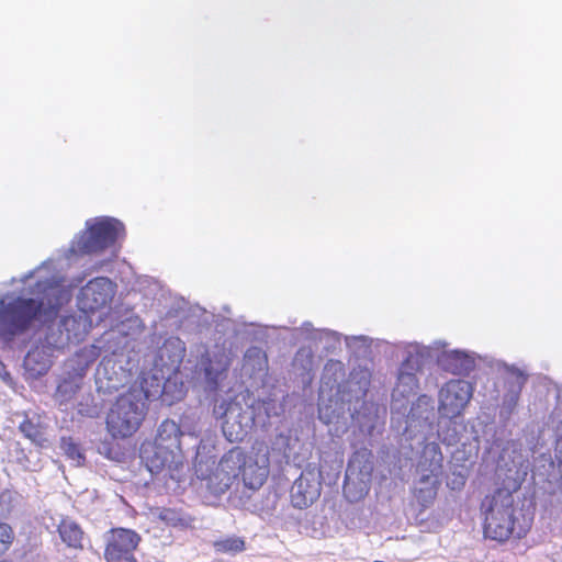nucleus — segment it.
I'll return each instance as SVG.
<instances>
[{
    "instance_id": "obj_28",
    "label": "nucleus",
    "mask_w": 562,
    "mask_h": 562,
    "mask_svg": "<svg viewBox=\"0 0 562 562\" xmlns=\"http://www.w3.org/2000/svg\"><path fill=\"white\" fill-rule=\"evenodd\" d=\"M0 562H9V561L3 560V561H0Z\"/></svg>"
},
{
    "instance_id": "obj_25",
    "label": "nucleus",
    "mask_w": 562,
    "mask_h": 562,
    "mask_svg": "<svg viewBox=\"0 0 562 562\" xmlns=\"http://www.w3.org/2000/svg\"><path fill=\"white\" fill-rule=\"evenodd\" d=\"M344 493L346 497H350V483L348 481H346L344 484Z\"/></svg>"
},
{
    "instance_id": "obj_9",
    "label": "nucleus",
    "mask_w": 562,
    "mask_h": 562,
    "mask_svg": "<svg viewBox=\"0 0 562 562\" xmlns=\"http://www.w3.org/2000/svg\"><path fill=\"white\" fill-rule=\"evenodd\" d=\"M441 456H439L438 461L436 463H431L429 473L422 475L414 488V497L422 506V508H427L437 497L438 488L440 485L437 476L439 470L441 469Z\"/></svg>"
},
{
    "instance_id": "obj_22",
    "label": "nucleus",
    "mask_w": 562,
    "mask_h": 562,
    "mask_svg": "<svg viewBox=\"0 0 562 562\" xmlns=\"http://www.w3.org/2000/svg\"><path fill=\"white\" fill-rule=\"evenodd\" d=\"M397 380L400 384H406L411 389L417 386V378L414 373H406L401 371Z\"/></svg>"
},
{
    "instance_id": "obj_8",
    "label": "nucleus",
    "mask_w": 562,
    "mask_h": 562,
    "mask_svg": "<svg viewBox=\"0 0 562 562\" xmlns=\"http://www.w3.org/2000/svg\"><path fill=\"white\" fill-rule=\"evenodd\" d=\"M116 285L106 277L90 280L81 290L79 303L85 312L94 313L108 306L115 294Z\"/></svg>"
},
{
    "instance_id": "obj_19",
    "label": "nucleus",
    "mask_w": 562,
    "mask_h": 562,
    "mask_svg": "<svg viewBox=\"0 0 562 562\" xmlns=\"http://www.w3.org/2000/svg\"><path fill=\"white\" fill-rule=\"evenodd\" d=\"M508 384L518 395L527 382V375L518 368H507Z\"/></svg>"
},
{
    "instance_id": "obj_3",
    "label": "nucleus",
    "mask_w": 562,
    "mask_h": 562,
    "mask_svg": "<svg viewBox=\"0 0 562 562\" xmlns=\"http://www.w3.org/2000/svg\"><path fill=\"white\" fill-rule=\"evenodd\" d=\"M182 436L183 431L175 420L161 422L154 441L144 443L140 449L142 458L150 473L158 474L167 471L172 477V473L183 465Z\"/></svg>"
},
{
    "instance_id": "obj_6",
    "label": "nucleus",
    "mask_w": 562,
    "mask_h": 562,
    "mask_svg": "<svg viewBox=\"0 0 562 562\" xmlns=\"http://www.w3.org/2000/svg\"><path fill=\"white\" fill-rule=\"evenodd\" d=\"M142 538L127 528L116 527L105 535L104 559L106 562H137L134 552Z\"/></svg>"
},
{
    "instance_id": "obj_10",
    "label": "nucleus",
    "mask_w": 562,
    "mask_h": 562,
    "mask_svg": "<svg viewBox=\"0 0 562 562\" xmlns=\"http://www.w3.org/2000/svg\"><path fill=\"white\" fill-rule=\"evenodd\" d=\"M239 472L246 487L250 490H258L267 481L269 474V460L266 458L263 464H258L256 460L247 458L245 454V461L243 462Z\"/></svg>"
},
{
    "instance_id": "obj_1",
    "label": "nucleus",
    "mask_w": 562,
    "mask_h": 562,
    "mask_svg": "<svg viewBox=\"0 0 562 562\" xmlns=\"http://www.w3.org/2000/svg\"><path fill=\"white\" fill-rule=\"evenodd\" d=\"M32 293L35 299L16 296L0 299V338L5 341L26 333L36 319L53 322L60 308L71 300L70 290L58 277L37 280Z\"/></svg>"
},
{
    "instance_id": "obj_5",
    "label": "nucleus",
    "mask_w": 562,
    "mask_h": 562,
    "mask_svg": "<svg viewBox=\"0 0 562 562\" xmlns=\"http://www.w3.org/2000/svg\"><path fill=\"white\" fill-rule=\"evenodd\" d=\"M124 235V225L112 217H99L87 222L86 229L79 234L71 246L77 255L100 254L112 247Z\"/></svg>"
},
{
    "instance_id": "obj_27",
    "label": "nucleus",
    "mask_w": 562,
    "mask_h": 562,
    "mask_svg": "<svg viewBox=\"0 0 562 562\" xmlns=\"http://www.w3.org/2000/svg\"><path fill=\"white\" fill-rule=\"evenodd\" d=\"M205 373H206V375H210L211 374V369L210 368H205Z\"/></svg>"
},
{
    "instance_id": "obj_26",
    "label": "nucleus",
    "mask_w": 562,
    "mask_h": 562,
    "mask_svg": "<svg viewBox=\"0 0 562 562\" xmlns=\"http://www.w3.org/2000/svg\"><path fill=\"white\" fill-rule=\"evenodd\" d=\"M228 439H229V441H236V440H238V439H239V437H238V435H236L235 437H233V436H232V434L229 432V434H228Z\"/></svg>"
},
{
    "instance_id": "obj_13",
    "label": "nucleus",
    "mask_w": 562,
    "mask_h": 562,
    "mask_svg": "<svg viewBox=\"0 0 562 562\" xmlns=\"http://www.w3.org/2000/svg\"><path fill=\"white\" fill-rule=\"evenodd\" d=\"M157 518L166 526L178 529L192 527L193 518L182 509L159 507L156 510Z\"/></svg>"
},
{
    "instance_id": "obj_12",
    "label": "nucleus",
    "mask_w": 562,
    "mask_h": 562,
    "mask_svg": "<svg viewBox=\"0 0 562 562\" xmlns=\"http://www.w3.org/2000/svg\"><path fill=\"white\" fill-rule=\"evenodd\" d=\"M57 532L63 543L72 550H82L85 531L75 520L63 518L57 525Z\"/></svg>"
},
{
    "instance_id": "obj_4",
    "label": "nucleus",
    "mask_w": 562,
    "mask_h": 562,
    "mask_svg": "<svg viewBox=\"0 0 562 562\" xmlns=\"http://www.w3.org/2000/svg\"><path fill=\"white\" fill-rule=\"evenodd\" d=\"M147 396L140 389L131 387L120 394L105 416V428L113 439L133 436L147 415Z\"/></svg>"
},
{
    "instance_id": "obj_18",
    "label": "nucleus",
    "mask_w": 562,
    "mask_h": 562,
    "mask_svg": "<svg viewBox=\"0 0 562 562\" xmlns=\"http://www.w3.org/2000/svg\"><path fill=\"white\" fill-rule=\"evenodd\" d=\"M212 546L216 553L226 554H236L243 552L246 549V542L244 538L237 536L217 539L213 541Z\"/></svg>"
},
{
    "instance_id": "obj_14",
    "label": "nucleus",
    "mask_w": 562,
    "mask_h": 562,
    "mask_svg": "<svg viewBox=\"0 0 562 562\" xmlns=\"http://www.w3.org/2000/svg\"><path fill=\"white\" fill-rule=\"evenodd\" d=\"M443 368L452 374H464L473 368V360L462 351H451L443 356Z\"/></svg>"
},
{
    "instance_id": "obj_20",
    "label": "nucleus",
    "mask_w": 562,
    "mask_h": 562,
    "mask_svg": "<svg viewBox=\"0 0 562 562\" xmlns=\"http://www.w3.org/2000/svg\"><path fill=\"white\" fill-rule=\"evenodd\" d=\"M61 448L65 454L81 464L85 461V457L81 453L79 446L72 441L71 438L61 439Z\"/></svg>"
},
{
    "instance_id": "obj_15",
    "label": "nucleus",
    "mask_w": 562,
    "mask_h": 562,
    "mask_svg": "<svg viewBox=\"0 0 562 562\" xmlns=\"http://www.w3.org/2000/svg\"><path fill=\"white\" fill-rule=\"evenodd\" d=\"M19 429L34 445L38 447L46 445L45 427L40 420L35 422L32 418H26L20 424Z\"/></svg>"
},
{
    "instance_id": "obj_7",
    "label": "nucleus",
    "mask_w": 562,
    "mask_h": 562,
    "mask_svg": "<svg viewBox=\"0 0 562 562\" xmlns=\"http://www.w3.org/2000/svg\"><path fill=\"white\" fill-rule=\"evenodd\" d=\"M473 395V385L464 380H450L439 391L438 411L453 419L463 414Z\"/></svg>"
},
{
    "instance_id": "obj_21",
    "label": "nucleus",
    "mask_w": 562,
    "mask_h": 562,
    "mask_svg": "<svg viewBox=\"0 0 562 562\" xmlns=\"http://www.w3.org/2000/svg\"><path fill=\"white\" fill-rule=\"evenodd\" d=\"M13 539L14 533L12 528L4 522H0V555L10 548Z\"/></svg>"
},
{
    "instance_id": "obj_24",
    "label": "nucleus",
    "mask_w": 562,
    "mask_h": 562,
    "mask_svg": "<svg viewBox=\"0 0 562 562\" xmlns=\"http://www.w3.org/2000/svg\"><path fill=\"white\" fill-rule=\"evenodd\" d=\"M68 387H70V389H71V394H74V392H75L76 390L72 387L71 383H69L68 381H65L64 383H60V384L58 385V387H57V392H58L59 394H64V393H66V392L68 391Z\"/></svg>"
},
{
    "instance_id": "obj_2",
    "label": "nucleus",
    "mask_w": 562,
    "mask_h": 562,
    "mask_svg": "<svg viewBox=\"0 0 562 562\" xmlns=\"http://www.w3.org/2000/svg\"><path fill=\"white\" fill-rule=\"evenodd\" d=\"M503 484V487L485 495L480 504L484 538L499 543L512 538H524L533 521V514L529 509L515 504L513 492L520 487V481L506 476Z\"/></svg>"
},
{
    "instance_id": "obj_16",
    "label": "nucleus",
    "mask_w": 562,
    "mask_h": 562,
    "mask_svg": "<svg viewBox=\"0 0 562 562\" xmlns=\"http://www.w3.org/2000/svg\"><path fill=\"white\" fill-rule=\"evenodd\" d=\"M245 452L239 448H233L226 452L221 461L220 467L227 475L233 477L239 476V469H241L245 461Z\"/></svg>"
},
{
    "instance_id": "obj_11",
    "label": "nucleus",
    "mask_w": 562,
    "mask_h": 562,
    "mask_svg": "<svg viewBox=\"0 0 562 562\" xmlns=\"http://www.w3.org/2000/svg\"><path fill=\"white\" fill-rule=\"evenodd\" d=\"M319 496V490L307 479L300 476L291 488V503L294 507L303 509L311 506Z\"/></svg>"
},
{
    "instance_id": "obj_17",
    "label": "nucleus",
    "mask_w": 562,
    "mask_h": 562,
    "mask_svg": "<svg viewBox=\"0 0 562 562\" xmlns=\"http://www.w3.org/2000/svg\"><path fill=\"white\" fill-rule=\"evenodd\" d=\"M25 368L34 374H45L49 367L50 361L45 357L44 351L38 348L32 349L27 352L24 359Z\"/></svg>"
},
{
    "instance_id": "obj_23",
    "label": "nucleus",
    "mask_w": 562,
    "mask_h": 562,
    "mask_svg": "<svg viewBox=\"0 0 562 562\" xmlns=\"http://www.w3.org/2000/svg\"><path fill=\"white\" fill-rule=\"evenodd\" d=\"M229 404L226 401H222L220 405L215 406L213 409V414L216 418H224L227 414Z\"/></svg>"
}]
</instances>
